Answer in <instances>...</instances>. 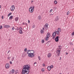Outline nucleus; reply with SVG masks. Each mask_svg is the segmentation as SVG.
I'll list each match as a JSON object with an SVG mask.
<instances>
[{
	"mask_svg": "<svg viewBox=\"0 0 74 74\" xmlns=\"http://www.w3.org/2000/svg\"><path fill=\"white\" fill-rule=\"evenodd\" d=\"M73 51H74V49H73Z\"/></svg>",
	"mask_w": 74,
	"mask_h": 74,
	"instance_id": "obj_56",
	"label": "nucleus"
},
{
	"mask_svg": "<svg viewBox=\"0 0 74 74\" xmlns=\"http://www.w3.org/2000/svg\"><path fill=\"white\" fill-rule=\"evenodd\" d=\"M17 30H18V28H17Z\"/></svg>",
	"mask_w": 74,
	"mask_h": 74,
	"instance_id": "obj_54",
	"label": "nucleus"
},
{
	"mask_svg": "<svg viewBox=\"0 0 74 74\" xmlns=\"http://www.w3.org/2000/svg\"><path fill=\"white\" fill-rule=\"evenodd\" d=\"M60 74H62V73H60Z\"/></svg>",
	"mask_w": 74,
	"mask_h": 74,
	"instance_id": "obj_55",
	"label": "nucleus"
},
{
	"mask_svg": "<svg viewBox=\"0 0 74 74\" xmlns=\"http://www.w3.org/2000/svg\"><path fill=\"white\" fill-rule=\"evenodd\" d=\"M56 7H53V9L54 10V11H55V10H56Z\"/></svg>",
	"mask_w": 74,
	"mask_h": 74,
	"instance_id": "obj_30",
	"label": "nucleus"
},
{
	"mask_svg": "<svg viewBox=\"0 0 74 74\" xmlns=\"http://www.w3.org/2000/svg\"><path fill=\"white\" fill-rule=\"evenodd\" d=\"M51 35V34H50V33H48L47 34V37L49 38L50 37V36Z\"/></svg>",
	"mask_w": 74,
	"mask_h": 74,
	"instance_id": "obj_13",
	"label": "nucleus"
},
{
	"mask_svg": "<svg viewBox=\"0 0 74 74\" xmlns=\"http://www.w3.org/2000/svg\"><path fill=\"white\" fill-rule=\"evenodd\" d=\"M66 55H68V53H66Z\"/></svg>",
	"mask_w": 74,
	"mask_h": 74,
	"instance_id": "obj_48",
	"label": "nucleus"
},
{
	"mask_svg": "<svg viewBox=\"0 0 74 74\" xmlns=\"http://www.w3.org/2000/svg\"><path fill=\"white\" fill-rule=\"evenodd\" d=\"M14 57H13V59L12 60V61H13V60H14Z\"/></svg>",
	"mask_w": 74,
	"mask_h": 74,
	"instance_id": "obj_45",
	"label": "nucleus"
},
{
	"mask_svg": "<svg viewBox=\"0 0 74 74\" xmlns=\"http://www.w3.org/2000/svg\"><path fill=\"white\" fill-rule=\"evenodd\" d=\"M38 59L39 60H41V57H40V56H39L38 57Z\"/></svg>",
	"mask_w": 74,
	"mask_h": 74,
	"instance_id": "obj_31",
	"label": "nucleus"
},
{
	"mask_svg": "<svg viewBox=\"0 0 74 74\" xmlns=\"http://www.w3.org/2000/svg\"><path fill=\"white\" fill-rule=\"evenodd\" d=\"M59 20V18L58 16H56L55 18V21H58Z\"/></svg>",
	"mask_w": 74,
	"mask_h": 74,
	"instance_id": "obj_14",
	"label": "nucleus"
},
{
	"mask_svg": "<svg viewBox=\"0 0 74 74\" xmlns=\"http://www.w3.org/2000/svg\"><path fill=\"white\" fill-rule=\"evenodd\" d=\"M8 59H9V58H8Z\"/></svg>",
	"mask_w": 74,
	"mask_h": 74,
	"instance_id": "obj_57",
	"label": "nucleus"
},
{
	"mask_svg": "<svg viewBox=\"0 0 74 74\" xmlns=\"http://www.w3.org/2000/svg\"><path fill=\"white\" fill-rule=\"evenodd\" d=\"M5 68L6 69H9L10 67V65L9 64V63H7L5 65Z\"/></svg>",
	"mask_w": 74,
	"mask_h": 74,
	"instance_id": "obj_6",
	"label": "nucleus"
},
{
	"mask_svg": "<svg viewBox=\"0 0 74 74\" xmlns=\"http://www.w3.org/2000/svg\"><path fill=\"white\" fill-rule=\"evenodd\" d=\"M34 27H35V26H34V25H33V28H34Z\"/></svg>",
	"mask_w": 74,
	"mask_h": 74,
	"instance_id": "obj_46",
	"label": "nucleus"
},
{
	"mask_svg": "<svg viewBox=\"0 0 74 74\" xmlns=\"http://www.w3.org/2000/svg\"><path fill=\"white\" fill-rule=\"evenodd\" d=\"M8 59H9V58H8Z\"/></svg>",
	"mask_w": 74,
	"mask_h": 74,
	"instance_id": "obj_58",
	"label": "nucleus"
},
{
	"mask_svg": "<svg viewBox=\"0 0 74 74\" xmlns=\"http://www.w3.org/2000/svg\"><path fill=\"white\" fill-rule=\"evenodd\" d=\"M50 15V16H51V15H53V14H51Z\"/></svg>",
	"mask_w": 74,
	"mask_h": 74,
	"instance_id": "obj_47",
	"label": "nucleus"
},
{
	"mask_svg": "<svg viewBox=\"0 0 74 74\" xmlns=\"http://www.w3.org/2000/svg\"><path fill=\"white\" fill-rule=\"evenodd\" d=\"M55 32L56 33V34H58V35H60V33H59V32H59V31H55Z\"/></svg>",
	"mask_w": 74,
	"mask_h": 74,
	"instance_id": "obj_16",
	"label": "nucleus"
},
{
	"mask_svg": "<svg viewBox=\"0 0 74 74\" xmlns=\"http://www.w3.org/2000/svg\"><path fill=\"white\" fill-rule=\"evenodd\" d=\"M55 40L56 42H58L59 41V37L57 36L55 39Z\"/></svg>",
	"mask_w": 74,
	"mask_h": 74,
	"instance_id": "obj_12",
	"label": "nucleus"
},
{
	"mask_svg": "<svg viewBox=\"0 0 74 74\" xmlns=\"http://www.w3.org/2000/svg\"><path fill=\"white\" fill-rule=\"evenodd\" d=\"M45 70L44 69V68H42V69H41V71H42L43 72H44V71Z\"/></svg>",
	"mask_w": 74,
	"mask_h": 74,
	"instance_id": "obj_29",
	"label": "nucleus"
},
{
	"mask_svg": "<svg viewBox=\"0 0 74 74\" xmlns=\"http://www.w3.org/2000/svg\"><path fill=\"white\" fill-rule=\"evenodd\" d=\"M10 50H9L8 52V53H10Z\"/></svg>",
	"mask_w": 74,
	"mask_h": 74,
	"instance_id": "obj_42",
	"label": "nucleus"
},
{
	"mask_svg": "<svg viewBox=\"0 0 74 74\" xmlns=\"http://www.w3.org/2000/svg\"><path fill=\"white\" fill-rule=\"evenodd\" d=\"M42 66L45 67V64H43L42 65Z\"/></svg>",
	"mask_w": 74,
	"mask_h": 74,
	"instance_id": "obj_40",
	"label": "nucleus"
},
{
	"mask_svg": "<svg viewBox=\"0 0 74 74\" xmlns=\"http://www.w3.org/2000/svg\"><path fill=\"white\" fill-rule=\"evenodd\" d=\"M10 27H11L10 26L8 25H5L3 27H4V28H10Z\"/></svg>",
	"mask_w": 74,
	"mask_h": 74,
	"instance_id": "obj_11",
	"label": "nucleus"
},
{
	"mask_svg": "<svg viewBox=\"0 0 74 74\" xmlns=\"http://www.w3.org/2000/svg\"><path fill=\"white\" fill-rule=\"evenodd\" d=\"M14 10L15 6L14 5H12L10 8V11H14Z\"/></svg>",
	"mask_w": 74,
	"mask_h": 74,
	"instance_id": "obj_5",
	"label": "nucleus"
},
{
	"mask_svg": "<svg viewBox=\"0 0 74 74\" xmlns=\"http://www.w3.org/2000/svg\"><path fill=\"white\" fill-rule=\"evenodd\" d=\"M46 45H47L46 46L47 47H48L49 46V43H47L46 44Z\"/></svg>",
	"mask_w": 74,
	"mask_h": 74,
	"instance_id": "obj_25",
	"label": "nucleus"
},
{
	"mask_svg": "<svg viewBox=\"0 0 74 74\" xmlns=\"http://www.w3.org/2000/svg\"><path fill=\"white\" fill-rule=\"evenodd\" d=\"M52 11V9H51L50 10V12H51Z\"/></svg>",
	"mask_w": 74,
	"mask_h": 74,
	"instance_id": "obj_38",
	"label": "nucleus"
},
{
	"mask_svg": "<svg viewBox=\"0 0 74 74\" xmlns=\"http://www.w3.org/2000/svg\"><path fill=\"white\" fill-rule=\"evenodd\" d=\"M42 29L43 30H44V28L43 27V28H42Z\"/></svg>",
	"mask_w": 74,
	"mask_h": 74,
	"instance_id": "obj_50",
	"label": "nucleus"
},
{
	"mask_svg": "<svg viewBox=\"0 0 74 74\" xmlns=\"http://www.w3.org/2000/svg\"><path fill=\"white\" fill-rule=\"evenodd\" d=\"M33 1H32L31 3H33Z\"/></svg>",
	"mask_w": 74,
	"mask_h": 74,
	"instance_id": "obj_52",
	"label": "nucleus"
},
{
	"mask_svg": "<svg viewBox=\"0 0 74 74\" xmlns=\"http://www.w3.org/2000/svg\"><path fill=\"white\" fill-rule=\"evenodd\" d=\"M44 32V30H40V33H43Z\"/></svg>",
	"mask_w": 74,
	"mask_h": 74,
	"instance_id": "obj_23",
	"label": "nucleus"
},
{
	"mask_svg": "<svg viewBox=\"0 0 74 74\" xmlns=\"http://www.w3.org/2000/svg\"><path fill=\"white\" fill-rule=\"evenodd\" d=\"M14 20L15 21H16L17 22L19 20V17H15L14 18Z\"/></svg>",
	"mask_w": 74,
	"mask_h": 74,
	"instance_id": "obj_15",
	"label": "nucleus"
},
{
	"mask_svg": "<svg viewBox=\"0 0 74 74\" xmlns=\"http://www.w3.org/2000/svg\"><path fill=\"white\" fill-rule=\"evenodd\" d=\"M2 28H3V26H2L1 25L0 26V29H1Z\"/></svg>",
	"mask_w": 74,
	"mask_h": 74,
	"instance_id": "obj_35",
	"label": "nucleus"
},
{
	"mask_svg": "<svg viewBox=\"0 0 74 74\" xmlns=\"http://www.w3.org/2000/svg\"><path fill=\"white\" fill-rule=\"evenodd\" d=\"M29 58H34V51L33 50H28L27 52Z\"/></svg>",
	"mask_w": 74,
	"mask_h": 74,
	"instance_id": "obj_2",
	"label": "nucleus"
},
{
	"mask_svg": "<svg viewBox=\"0 0 74 74\" xmlns=\"http://www.w3.org/2000/svg\"><path fill=\"white\" fill-rule=\"evenodd\" d=\"M60 51H61V50H58L56 51V53L57 54L58 56H59V55H60Z\"/></svg>",
	"mask_w": 74,
	"mask_h": 74,
	"instance_id": "obj_8",
	"label": "nucleus"
},
{
	"mask_svg": "<svg viewBox=\"0 0 74 74\" xmlns=\"http://www.w3.org/2000/svg\"><path fill=\"white\" fill-rule=\"evenodd\" d=\"M1 5H0V8H1Z\"/></svg>",
	"mask_w": 74,
	"mask_h": 74,
	"instance_id": "obj_53",
	"label": "nucleus"
},
{
	"mask_svg": "<svg viewBox=\"0 0 74 74\" xmlns=\"http://www.w3.org/2000/svg\"><path fill=\"white\" fill-rule=\"evenodd\" d=\"M51 69V67H50V66H49L47 67V69L49 71H50Z\"/></svg>",
	"mask_w": 74,
	"mask_h": 74,
	"instance_id": "obj_18",
	"label": "nucleus"
},
{
	"mask_svg": "<svg viewBox=\"0 0 74 74\" xmlns=\"http://www.w3.org/2000/svg\"><path fill=\"white\" fill-rule=\"evenodd\" d=\"M10 64H12V61H11L10 62Z\"/></svg>",
	"mask_w": 74,
	"mask_h": 74,
	"instance_id": "obj_39",
	"label": "nucleus"
},
{
	"mask_svg": "<svg viewBox=\"0 0 74 74\" xmlns=\"http://www.w3.org/2000/svg\"><path fill=\"white\" fill-rule=\"evenodd\" d=\"M12 15V13L10 12L9 14H8V16L9 17L10 16V15Z\"/></svg>",
	"mask_w": 74,
	"mask_h": 74,
	"instance_id": "obj_21",
	"label": "nucleus"
},
{
	"mask_svg": "<svg viewBox=\"0 0 74 74\" xmlns=\"http://www.w3.org/2000/svg\"><path fill=\"white\" fill-rule=\"evenodd\" d=\"M30 68V66L29 64L25 65L22 71L23 74H28L29 73V70Z\"/></svg>",
	"mask_w": 74,
	"mask_h": 74,
	"instance_id": "obj_1",
	"label": "nucleus"
},
{
	"mask_svg": "<svg viewBox=\"0 0 74 74\" xmlns=\"http://www.w3.org/2000/svg\"><path fill=\"white\" fill-rule=\"evenodd\" d=\"M12 72L13 74H14V73H15V70H14V69H12Z\"/></svg>",
	"mask_w": 74,
	"mask_h": 74,
	"instance_id": "obj_22",
	"label": "nucleus"
},
{
	"mask_svg": "<svg viewBox=\"0 0 74 74\" xmlns=\"http://www.w3.org/2000/svg\"><path fill=\"white\" fill-rule=\"evenodd\" d=\"M12 18H13V16H11L9 17L10 19H12Z\"/></svg>",
	"mask_w": 74,
	"mask_h": 74,
	"instance_id": "obj_20",
	"label": "nucleus"
},
{
	"mask_svg": "<svg viewBox=\"0 0 74 74\" xmlns=\"http://www.w3.org/2000/svg\"><path fill=\"white\" fill-rule=\"evenodd\" d=\"M24 51H25V52H26V51H27V48H25V49H24Z\"/></svg>",
	"mask_w": 74,
	"mask_h": 74,
	"instance_id": "obj_36",
	"label": "nucleus"
},
{
	"mask_svg": "<svg viewBox=\"0 0 74 74\" xmlns=\"http://www.w3.org/2000/svg\"><path fill=\"white\" fill-rule=\"evenodd\" d=\"M1 18L2 19H3L4 18V16H1Z\"/></svg>",
	"mask_w": 74,
	"mask_h": 74,
	"instance_id": "obj_37",
	"label": "nucleus"
},
{
	"mask_svg": "<svg viewBox=\"0 0 74 74\" xmlns=\"http://www.w3.org/2000/svg\"><path fill=\"white\" fill-rule=\"evenodd\" d=\"M23 25H25V23H23Z\"/></svg>",
	"mask_w": 74,
	"mask_h": 74,
	"instance_id": "obj_44",
	"label": "nucleus"
},
{
	"mask_svg": "<svg viewBox=\"0 0 74 74\" xmlns=\"http://www.w3.org/2000/svg\"><path fill=\"white\" fill-rule=\"evenodd\" d=\"M14 29H15V27H12V30H14Z\"/></svg>",
	"mask_w": 74,
	"mask_h": 74,
	"instance_id": "obj_32",
	"label": "nucleus"
},
{
	"mask_svg": "<svg viewBox=\"0 0 74 74\" xmlns=\"http://www.w3.org/2000/svg\"><path fill=\"white\" fill-rule=\"evenodd\" d=\"M49 37H47L46 38H45V40L46 41H47V40H48V39L49 38Z\"/></svg>",
	"mask_w": 74,
	"mask_h": 74,
	"instance_id": "obj_26",
	"label": "nucleus"
},
{
	"mask_svg": "<svg viewBox=\"0 0 74 74\" xmlns=\"http://www.w3.org/2000/svg\"><path fill=\"white\" fill-rule=\"evenodd\" d=\"M58 50H60L61 51V49H62V46L60 45L58 46Z\"/></svg>",
	"mask_w": 74,
	"mask_h": 74,
	"instance_id": "obj_17",
	"label": "nucleus"
},
{
	"mask_svg": "<svg viewBox=\"0 0 74 74\" xmlns=\"http://www.w3.org/2000/svg\"><path fill=\"white\" fill-rule=\"evenodd\" d=\"M36 64V62H34V64Z\"/></svg>",
	"mask_w": 74,
	"mask_h": 74,
	"instance_id": "obj_51",
	"label": "nucleus"
},
{
	"mask_svg": "<svg viewBox=\"0 0 74 74\" xmlns=\"http://www.w3.org/2000/svg\"><path fill=\"white\" fill-rule=\"evenodd\" d=\"M42 43H44V40H42Z\"/></svg>",
	"mask_w": 74,
	"mask_h": 74,
	"instance_id": "obj_34",
	"label": "nucleus"
},
{
	"mask_svg": "<svg viewBox=\"0 0 74 74\" xmlns=\"http://www.w3.org/2000/svg\"><path fill=\"white\" fill-rule=\"evenodd\" d=\"M61 57H60V60H61Z\"/></svg>",
	"mask_w": 74,
	"mask_h": 74,
	"instance_id": "obj_49",
	"label": "nucleus"
},
{
	"mask_svg": "<svg viewBox=\"0 0 74 74\" xmlns=\"http://www.w3.org/2000/svg\"><path fill=\"white\" fill-rule=\"evenodd\" d=\"M50 67L51 69H53V65H51V66H50Z\"/></svg>",
	"mask_w": 74,
	"mask_h": 74,
	"instance_id": "obj_33",
	"label": "nucleus"
},
{
	"mask_svg": "<svg viewBox=\"0 0 74 74\" xmlns=\"http://www.w3.org/2000/svg\"><path fill=\"white\" fill-rule=\"evenodd\" d=\"M56 37V33L55 32H54L53 33V38H55Z\"/></svg>",
	"mask_w": 74,
	"mask_h": 74,
	"instance_id": "obj_10",
	"label": "nucleus"
},
{
	"mask_svg": "<svg viewBox=\"0 0 74 74\" xmlns=\"http://www.w3.org/2000/svg\"><path fill=\"white\" fill-rule=\"evenodd\" d=\"M69 14H70V12L68 11L67 12L66 15H69Z\"/></svg>",
	"mask_w": 74,
	"mask_h": 74,
	"instance_id": "obj_27",
	"label": "nucleus"
},
{
	"mask_svg": "<svg viewBox=\"0 0 74 74\" xmlns=\"http://www.w3.org/2000/svg\"><path fill=\"white\" fill-rule=\"evenodd\" d=\"M52 56V54H51V53H48L47 55V57L48 58H51V56Z\"/></svg>",
	"mask_w": 74,
	"mask_h": 74,
	"instance_id": "obj_9",
	"label": "nucleus"
},
{
	"mask_svg": "<svg viewBox=\"0 0 74 74\" xmlns=\"http://www.w3.org/2000/svg\"><path fill=\"white\" fill-rule=\"evenodd\" d=\"M19 33L20 34H22V33L23 32H22V30H23V29L21 27H20L19 28Z\"/></svg>",
	"mask_w": 74,
	"mask_h": 74,
	"instance_id": "obj_7",
	"label": "nucleus"
},
{
	"mask_svg": "<svg viewBox=\"0 0 74 74\" xmlns=\"http://www.w3.org/2000/svg\"><path fill=\"white\" fill-rule=\"evenodd\" d=\"M34 6H33L30 7L29 8V11L31 13H32L34 11Z\"/></svg>",
	"mask_w": 74,
	"mask_h": 74,
	"instance_id": "obj_3",
	"label": "nucleus"
},
{
	"mask_svg": "<svg viewBox=\"0 0 74 74\" xmlns=\"http://www.w3.org/2000/svg\"><path fill=\"white\" fill-rule=\"evenodd\" d=\"M41 16H38V19H39V20H41Z\"/></svg>",
	"mask_w": 74,
	"mask_h": 74,
	"instance_id": "obj_28",
	"label": "nucleus"
},
{
	"mask_svg": "<svg viewBox=\"0 0 74 74\" xmlns=\"http://www.w3.org/2000/svg\"><path fill=\"white\" fill-rule=\"evenodd\" d=\"M54 3L55 4H57L58 3V2H57V1L56 0L54 1Z\"/></svg>",
	"mask_w": 74,
	"mask_h": 74,
	"instance_id": "obj_24",
	"label": "nucleus"
},
{
	"mask_svg": "<svg viewBox=\"0 0 74 74\" xmlns=\"http://www.w3.org/2000/svg\"><path fill=\"white\" fill-rule=\"evenodd\" d=\"M28 23H30V20H28Z\"/></svg>",
	"mask_w": 74,
	"mask_h": 74,
	"instance_id": "obj_43",
	"label": "nucleus"
},
{
	"mask_svg": "<svg viewBox=\"0 0 74 74\" xmlns=\"http://www.w3.org/2000/svg\"><path fill=\"white\" fill-rule=\"evenodd\" d=\"M60 29H61L60 28H58V32H61V30H60Z\"/></svg>",
	"mask_w": 74,
	"mask_h": 74,
	"instance_id": "obj_19",
	"label": "nucleus"
},
{
	"mask_svg": "<svg viewBox=\"0 0 74 74\" xmlns=\"http://www.w3.org/2000/svg\"><path fill=\"white\" fill-rule=\"evenodd\" d=\"M48 24L46 23L45 25H44V28L45 29V30H47L48 29Z\"/></svg>",
	"mask_w": 74,
	"mask_h": 74,
	"instance_id": "obj_4",
	"label": "nucleus"
},
{
	"mask_svg": "<svg viewBox=\"0 0 74 74\" xmlns=\"http://www.w3.org/2000/svg\"><path fill=\"white\" fill-rule=\"evenodd\" d=\"M25 25H26V26H27V24L26 23H25Z\"/></svg>",
	"mask_w": 74,
	"mask_h": 74,
	"instance_id": "obj_41",
	"label": "nucleus"
}]
</instances>
